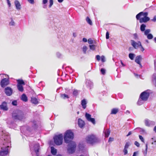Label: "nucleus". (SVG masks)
I'll return each mask as SVG.
<instances>
[{
    "label": "nucleus",
    "instance_id": "1",
    "mask_svg": "<svg viewBox=\"0 0 156 156\" xmlns=\"http://www.w3.org/2000/svg\"><path fill=\"white\" fill-rule=\"evenodd\" d=\"M4 140L2 145L0 146V156H5L9 153V149L11 145L10 136L8 134L3 135Z\"/></svg>",
    "mask_w": 156,
    "mask_h": 156
},
{
    "label": "nucleus",
    "instance_id": "2",
    "mask_svg": "<svg viewBox=\"0 0 156 156\" xmlns=\"http://www.w3.org/2000/svg\"><path fill=\"white\" fill-rule=\"evenodd\" d=\"M24 116L23 112L19 110L14 111L12 115V118L14 120H21L24 118Z\"/></svg>",
    "mask_w": 156,
    "mask_h": 156
},
{
    "label": "nucleus",
    "instance_id": "3",
    "mask_svg": "<svg viewBox=\"0 0 156 156\" xmlns=\"http://www.w3.org/2000/svg\"><path fill=\"white\" fill-rule=\"evenodd\" d=\"M74 135L73 133L70 130H67L65 133L64 135V140L65 143H69L71 142L73 139Z\"/></svg>",
    "mask_w": 156,
    "mask_h": 156
},
{
    "label": "nucleus",
    "instance_id": "4",
    "mask_svg": "<svg viewBox=\"0 0 156 156\" xmlns=\"http://www.w3.org/2000/svg\"><path fill=\"white\" fill-rule=\"evenodd\" d=\"M55 143L57 145H60L62 144L63 140V135L61 134L56 135L54 137Z\"/></svg>",
    "mask_w": 156,
    "mask_h": 156
},
{
    "label": "nucleus",
    "instance_id": "5",
    "mask_svg": "<svg viewBox=\"0 0 156 156\" xmlns=\"http://www.w3.org/2000/svg\"><path fill=\"white\" fill-rule=\"evenodd\" d=\"M69 144V147L67 149L68 152L69 154H72L75 151L76 144L74 142H72Z\"/></svg>",
    "mask_w": 156,
    "mask_h": 156
},
{
    "label": "nucleus",
    "instance_id": "6",
    "mask_svg": "<svg viewBox=\"0 0 156 156\" xmlns=\"http://www.w3.org/2000/svg\"><path fill=\"white\" fill-rule=\"evenodd\" d=\"M86 139L87 143L90 144H93L96 141V140L95 136L93 135H90L87 136Z\"/></svg>",
    "mask_w": 156,
    "mask_h": 156
},
{
    "label": "nucleus",
    "instance_id": "7",
    "mask_svg": "<svg viewBox=\"0 0 156 156\" xmlns=\"http://www.w3.org/2000/svg\"><path fill=\"white\" fill-rule=\"evenodd\" d=\"M150 95V93L145 90L142 92L140 94V98L144 101H145L147 100Z\"/></svg>",
    "mask_w": 156,
    "mask_h": 156
},
{
    "label": "nucleus",
    "instance_id": "8",
    "mask_svg": "<svg viewBox=\"0 0 156 156\" xmlns=\"http://www.w3.org/2000/svg\"><path fill=\"white\" fill-rule=\"evenodd\" d=\"M144 123L145 126L148 127H152L155 124V122L154 121L150 120L148 119H145Z\"/></svg>",
    "mask_w": 156,
    "mask_h": 156
},
{
    "label": "nucleus",
    "instance_id": "9",
    "mask_svg": "<svg viewBox=\"0 0 156 156\" xmlns=\"http://www.w3.org/2000/svg\"><path fill=\"white\" fill-rule=\"evenodd\" d=\"M29 146L30 148V150H34L37 156H38L39 150L40 147V145L38 143H36L33 147H32V145L31 144H29Z\"/></svg>",
    "mask_w": 156,
    "mask_h": 156
},
{
    "label": "nucleus",
    "instance_id": "10",
    "mask_svg": "<svg viewBox=\"0 0 156 156\" xmlns=\"http://www.w3.org/2000/svg\"><path fill=\"white\" fill-rule=\"evenodd\" d=\"M9 84V78H4L2 79L0 82L1 87L2 88L5 87Z\"/></svg>",
    "mask_w": 156,
    "mask_h": 156
},
{
    "label": "nucleus",
    "instance_id": "11",
    "mask_svg": "<svg viewBox=\"0 0 156 156\" xmlns=\"http://www.w3.org/2000/svg\"><path fill=\"white\" fill-rule=\"evenodd\" d=\"M91 116V115L89 113H88L87 112L85 113V117L87 120L94 125L95 124V119L93 118H92Z\"/></svg>",
    "mask_w": 156,
    "mask_h": 156
},
{
    "label": "nucleus",
    "instance_id": "12",
    "mask_svg": "<svg viewBox=\"0 0 156 156\" xmlns=\"http://www.w3.org/2000/svg\"><path fill=\"white\" fill-rule=\"evenodd\" d=\"M4 92L7 96H10L12 94L13 90L10 87H7L5 88Z\"/></svg>",
    "mask_w": 156,
    "mask_h": 156
},
{
    "label": "nucleus",
    "instance_id": "13",
    "mask_svg": "<svg viewBox=\"0 0 156 156\" xmlns=\"http://www.w3.org/2000/svg\"><path fill=\"white\" fill-rule=\"evenodd\" d=\"M131 42L132 45L135 49H136L139 46H141V43L140 41H138L137 43H136L134 40H131Z\"/></svg>",
    "mask_w": 156,
    "mask_h": 156
},
{
    "label": "nucleus",
    "instance_id": "14",
    "mask_svg": "<svg viewBox=\"0 0 156 156\" xmlns=\"http://www.w3.org/2000/svg\"><path fill=\"white\" fill-rule=\"evenodd\" d=\"M86 85L89 89H90L93 86L92 82L89 80L87 79L86 80Z\"/></svg>",
    "mask_w": 156,
    "mask_h": 156
},
{
    "label": "nucleus",
    "instance_id": "15",
    "mask_svg": "<svg viewBox=\"0 0 156 156\" xmlns=\"http://www.w3.org/2000/svg\"><path fill=\"white\" fill-rule=\"evenodd\" d=\"M0 108L5 111L7 110L8 108L7 106V103L5 101L2 102V104L0 105Z\"/></svg>",
    "mask_w": 156,
    "mask_h": 156
},
{
    "label": "nucleus",
    "instance_id": "16",
    "mask_svg": "<svg viewBox=\"0 0 156 156\" xmlns=\"http://www.w3.org/2000/svg\"><path fill=\"white\" fill-rule=\"evenodd\" d=\"M150 20V18L149 17H143L140 18V23H146L148 21Z\"/></svg>",
    "mask_w": 156,
    "mask_h": 156
},
{
    "label": "nucleus",
    "instance_id": "17",
    "mask_svg": "<svg viewBox=\"0 0 156 156\" xmlns=\"http://www.w3.org/2000/svg\"><path fill=\"white\" fill-rule=\"evenodd\" d=\"M78 125L80 128H82L84 126V122L81 119H78Z\"/></svg>",
    "mask_w": 156,
    "mask_h": 156
},
{
    "label": "nucleus",
    "instance_id": "18",
    "mask_svg": "<svg viewBox=\"0 0 156 156\" xmlns=\"http://www.w3.org/2000/svg\"><path fill=\"white\" fill-rule=\"evenodd\" d=\"M14 3L16 9L18 10H20L21 9V5L19 1L17 0H15Z\"/></svg>",
    "mask_w": 156,
    "mask_h": 156
},
{
    "label": "nucleus",
    "instance_id": "19",
    "mask_svg": "<svg viewBox=\"0 0 156 156\" xmlns=\"http://www.w3.org/2000/svg\"><path fill=\"white\" fill-rule=\"evenodd\" d=\"M142 60V56L140 55L137 56L135 58V62L137 64H140V61Z\"/></svg>",
    "mask_w": 156,
    "mask_h": 156
},
{
    "label": "nucleus",
    "instance_id": "20",
    "mask_svg": "<svg viewBox=\"0 0 156 156\" xmlns=\"http://www.w3.org/2000/svg\"><path fill=\"white\" fill-rule=\"evenodd\" d=\"M51 153L52 154L54 155H55L56 154L57 152V150L53 147H51Z\"/></svg>",
    "mask_w": 156,
    "mask_h": 156
},
{
    "label": "nucleus",
    "instance_id": "21",
    "mask_svg": "<svg viewBox=\"0 0 156 156\" xmlns=\"http://www.w3.org/2000/svg\"><path fill=\"white\" fill-rule=\"evenodd\" d=\"M32 103L36 104L38 103V101L37 98L35 97H32L31 99Z\"/></svg>",
    "mask_w": 156,
    "mask_h": 156
},
{
    "label": "nucleus",
    "instance_id": "22",
    "mask_svg": "<svg viewBox=\"0 0 156 156\" xmlns=\"http://www.w3.org/2000/svg\"><path fill=\"white\" fill-rule=\"evenodd\" d=\"M119 111V109L117 108H113L112 109L111 114H116Z\"/></svg>",
    "mask_w": 156,
    "mask_h": 156
},
{
    "label": "nucleus",
    "instance_id": "23",
    "mask_svg": "<svg viewBox=\"0 0 156 156\" xmlns=\"http://www.w3.org/2000/svg\"><path fill=\"white\" fill-rule=\"evenodd\" d=\"M101 60L102 62H105V57L104 55H102L101 57L98 55V61Z\"/></svg>",
    "mask_w": 156,
    "mask_h": 156
},
{
    "label": "nucleus",
    "instance_id": "24",
    "mask_svg": "<svg viewBox=\"0 0 156 156\" xmlns=\"http://www.w3.org/2000/svg\"><path fill=\"white\" fill-rule=\"evenodd\" d=\"M21 99L22 101L25 102H26L28 100L27 98L26 95L24 94H23L22 95Z\"/></svg>",
    "mask_w": 156,
    "mask_h": 156
},
{
    "label": "nucleus",
    "instance_id": "25",
    "mask_svg": "<svg viewBox=\"0 0 156 156\" xmlns=\"http://www.w3.org/2000/svg\"><path fill=\"white\" fill-rule=\"evenodd\" d=\"M81 105H82L83 108L85 109L86 107L87 102L85 99H83L81 101Z\"/></svg>",
    "mask_w": 156,
    "mask_h": 156
},
{
    "label": "nucleus",
    "instance_id": "26",
    "mask_svg": "<svg viewBox=\"0 0 156 156\" xmlns=\"http://www.w3.org/2000/svg\"><path fill=\"white\" fill-rule=\"evenodd\" d=\"M146 25L144 24H142L140 26V30L142 32H144L145 30Z\"/></svg>",
    "mask_w": 156,
    "mask_h": 156
},
{
    "label": "nucleus",
    "instance_id": "27",
    "mask_svg": "<svg viewBox=\"0 0 156 156\" xmlns=\"http://www.w3.org/2000/svg\"><path fill=\"white\" fill-rule=\"evenodd\" d=\"M60 96L62 98L64 99H68L69 98V96L65 94H60Z\"/></svg>",
    "mask_w": 156,
    "mask_h": 156
},
{
    "label": "nucleus",
    "instance_id": "28",
    "mask_svg": "<svg viewBox=\"0 0 156 156\" xmlns=\"http://www.w3.org/2000/svg\"><path fill=\"white\" fill-rule=\"evenodd\" d=\"M17 85H24L25 83L24 81L22 80H17Z\"/></svg>",
    "mask_w": 156,
    "mask_h": 156
},
{
    "label": "nucleus",
    "instance_id": "29",
    "mask_svg": "<svg viewBox=\"0 0 156 156\" xmlns=\"http://www.w3.org/2000/svg\"><path fill=\"white\" fill-rule=\"evenodd\" d=\"M17 87L18 90L20 92H22L23 91L24 89L23 85H17Z\"/></svg>",
    "mask_w": 156,
    "mask_h": 156
},
{
    "label": "nucleus",
    "instance_id": "30",
    "mask_svg": "<svg viewBox=\"0 0 156 156\" xmlns=\"http://www.w3.org/2000/svg\"><path fill=\"white\" fill-rule=\"evenodd\" d=\"M86 21L90 25H92V22L91 20L88 17H86Z\"/></svg>",
    "mask_w": 156,
    "mask_h": 156
},
{
    "label": "nucleus",
    "instance_id": "31",
    "mask_svg": "<svg viewBox=\"0 0 156 156\" xmlns=\"http://www.w3.org/2000/svg\"><path fill=\"white\" fill-rule=\"evenodd\" d=\"M148 148L147 144H146L145 145V149L144 151H143L144 154L145 156H146L147 153Z\"/></svg>",
    "mask_w": 156,
    "mask_h": 156
},
{
    "label": "nucleus",
    "instance_id": "32",
    "mask_svg": "<svg viewBox=\"0 0 156 156\" xmlns=\"http://www.w3.org/2000/svg\"><path fill=\"white\" fill-rule=\"evenodd\" d=\"M142 13H141V12H139V13L137 14L136 16V18L137 20H139V21H140V19L141 18H140V17L142 16Z\"/></svg>",
    "mask_w": 156,
    "mask_h": 156
},
{
    "label": "nucleus",
    "instance_id": "33",
    "mask_svg": "<svg viewBox=\"0 0 156 156\" xmlns=\"http://www.w3.org/2000/svg\"><path fill=\"white\" fill-rule=\"evenodd\" d=\"M31 122L33 124V126H32V128L34 129H36L37 127V122L35 121H33Z\"/></svg>",
    "mask_w": 156,
    "mask_h": 156
},
{
    "label": "nucleus",
    "instance_id": "34",
    "mask_svg": "<svg viewBox=\"0 0 156 156\" xmlns=\"http://www.w3.org/2000/svg\"><path fill=\"white\" fill-rule=\"evenodd\" d=\"M135 55L133 53H130L129 54V58L131 60H133L134 59Z\"/></svg>",
    "mask_w": 156,
    "mask_h": 156
},
{
    "label": "nucleus",
    "instance_id": "35",
    "mask_svg": "<svg viewBox=\"0 0 156 156\" xmlns=\"http://www.w3.org/2000/svg\"><path fill=\"white\" fill-rule=\"evenodd\" d=\"M88 43L91 45V44H94L95 43V41L93 40L91 38H89L88 39Z\"/></svg>",
    "mask_w": 156,
    "mask_h": 156
},
{
    "label": "nucleus",
    "instance_id": "36",
    "mask_svg": "<svg viewBox=\"0 0 156 156\" xmlns=\"http://www.w3.org/2000/svg\"><path fill=\"white\" fill-rule=\"evenodd\" d=\"M139 129L140 132H141V133H146L145 130L141 128H137L135 129Z\"/></svg>",
    "mask_w": 156,
    "mask_h": 156
},
{
    "label": "nucleus",
    "instance_id": "37",
    "mask_svg": "<svg viewBox=\"0 0 156 156\" xmlns=\"http://www.w3.org/2000/svg\"><path fill=\"white\" fill-rule=\"evenodd\" d=\"M90 49L92 51H94L95 50L96 46L94 45H90L89 46Z\"/></svg>",
    "mask_w": 156,
    "mask_h": 156
},
{
    "label": "nucleus",
    "instance_id": "38",
    "mask_svg": "<svg viewBox=\"0 0 156 156\" xmlns=\"http://www.w3.org/2000/svg\"><path fill=\"white\" fill-rule=\"evenodd\" d=\"M143 101L141 98H139L137 102V104L139 105H142L143 103Z\"/></svg>",
    "mask_w": 156,
    "mask_h": 156
},
{
    "label": "nucleus",
    "instance_id": "39",
    "mask_svg": "<svg viewBox=\"0 0 156 156\" xmlns=\"http://www.w3.org/2000/svg\"><path fill=\"white\" fill-rule=\"evenodd\" d=\"M130 145L131 144L129 142H127L125 145V146H124V148L127 149L129 147Z\"/></svg>",
    "mask_w": 156,
    "mask_h": 156
},
{
    "label": "nucleus",
    "instance_id": "40",
    "mask_svg": "<svg viewBox=\"0 0 156 156\" xmlns=\"http://www.w3.org/2000/svg\"><path fill=\"white\" fill-rule=\"evenodd\" d=\"M110 133V131L109 130H107L105 132V136L106 137H108Z\"/></svg>",
    "mask_w": 156,
    "mask_h": 156
},
{
    "label": "nucleus",
    "instance_id": "41",
    "mask_svg": "<svg viewBox=\"0 0 156 156\" xmlns=\"http://www.w3.org/2000/svg\"><path fill=\"white\" fill-rule=\"evenodd\" d=\"M147 38L148 39H151L153 37V35L151 34H149L147 35Z\"/></svg>",
    "mask_w": 156,
    "mask_h": 156
},
{
    "label": "nucleus",
    "instance_id": "42",
    "mask_svg": "<svg viewBox=\"0 0 156 156\" xmlns=\"http://www.w3.org/2000/svg\"><path fill=\"white\" fill-rule=\"evenodd\" d=\"M151 30L149 29H147L146 30H145L144 31V34L145 35H147L149 34V33L150 32Z\"/></svg>",
    "mask_w": 156,
    "mask_h": 156
},
{
    "label": "nucleus",
    "instance_id": "43",
    "mask_svg": "<svg viewBox=\"0 0 156 156\" xmlns=\"http://www.w3.org/2000/svg\"><path fill=\"white\" fill-rule=\"evenodd\" d=\"M87 49V47L86 46H84L83 47V51L84 54H86V51Z\"/></svg>",
    "mask_w": 156,
    "mask_h": 156
},
{
    "label": "nucleus",
    "instance_id": "44",
    "mask_svg": "<svg viewBox=\"0 0 156 156\" xmlns=\"http://www.w3.org/2000/svg\"><path fill=\"white\" fill-rule=\"evenodd\" d=\"M78 90H77L74 89L73 91V95L74 96H76L78 95Z\"/></svg>",
    "mask_w": 156,
    "mask_h": 156
},
{
    "label": "nucleus",
    "instance_id": "45",
    "mask_svg": "<svg viewBox=\"0 0 156 156\" xmlns=\"http://www.w3.org/2000/svg\"><path fill=\"white\" fill-rule=\"evenodd\" d=\"M133 38L135 40L139 39V37L137 34L135 33L133 34Z\"/></svg>",
    "mask_w": 156,
    "mask_h": 156
},
{
    "label": "nucleus",
    "instance_id": "46",
    "mask_svg": "<svg viewBox=\"0 0 156 156\" xmlns=\"http://www.w3.org/2000/svg\"><path fill=\"white\" fill-rule=\"evenodd\" d=\"M141 13H142V16H144V17H148L147 16L148 15V13L147 12H141Z\"/></svg>",
    "mask_w": 156,
    "mask_h": 156
},
{
    "label": "nucleus",
    "instance_id": "47",
    "mask_svg": "<svg viewBox=\"0 0 156 156\" xmlns=\"http://www.w3.org/2000/svg\"><path fill=\"white\" fill-rule=\"evenodd\" d=\"M105 70L104 68H102L100 70L101 73L103 75H105Z\"/></svg>",
    "mask_w": 156,
    "mask_h": 156
},
{
    "label": "nucleus",
    "instance_id": "48",
    "mask_svg": "<svg viewBox=\"0 0 156 156\" xmlns=\"http://www.w3.org/2000/svg\"><path fill=\"white\" fill-rule=\"evenodd\" d=\"M49 8H51L53 4V0H49Z\"/></svg>",
    "mask_w": 156,
    "mask_h": 156
},
{
    "label": "nucleus",
    "instance_id": "49",
    "mask_svg": "<svg viewBox=\"0 0 156 156\" xmlns=\"http://www.w3.org/2000/svg\"><path fill=\"white\" fill-rule=\"evenodd\" d=\"M15 23L14 21L12 20V19H11V22L9 23V24L10 26H13L15 25Z\"/></svg>",
    "mask_w": 156,
    "mask_h": 156
},
{
    "label": "nucleus",
    "instance_id": "50",
    "mask_svg": "<svg viewBox=\"0 0 156 156\" xmlns=\"http://www.w3.org/2000/svg\"><path fill=\"white\" fill-rule=\"evenodd\" d=\"M139 138L141 140V141L143 142V143H144V138H143V137L139 135Z\"/></svg>",
    "mask_w": 156,
    "mask_h": 156
},
{
    "label": "nucleus",
    "instance_id": "51",
    "mask_svg": "<svg viewBox=\"0 0 156 156\" xmlns=\"http://www.w3.org/2000/svg\"><path fill=\"white\" fill-rule=\"evenodd\" d=\"M12 104L14 106H16L17 105V101L16 100H14L12 102Z\"/></svg>",
    "mask_w": 156,
    "mask_h": 156
},
{
    "label": "nucleus",
    "instance_id": "52",
    "mask_svg": "<svg viewBox=\"0 0 156 156\" xmlns=\"http://www.w3.org/2000/svg\"><path fill=\"white\" fill-rule=\"evenodd\" d=\"M127 149L124 148L123 152H124V155L127 154L128 153Z\"/></svg>",
    "mask_w": 156,
    "mask_h": 156
},
{
    "label": "nucleus",
    "instance_id": "53",
    "mask_svg": "<svg viewBox=\"0 0 156 156\" xmlns=\"http://www.w3.org/2000/svg\"><path fill=\"white\" fill-rule=\"evenodd\" d=\"M134 144L138 147H139L140 146V144L136 141L135 142Z\"/></svg>",
    "mask_w": 156,
    "mask_h": 156
},
{
    "label": "nucleus",
    "instance_id": "54",
    "mask_svg": "<svg viewBox=\"0 0 156 156\" xmlns=\"http://www.w3.org/2000/svg\"><path fill=\"white\" fill-rule=\"evenodd\" d=\"M27 1L30 3L32 4H33L34 3V0H27Z\"/></svg>",
    "mask_w": 156,
    "mask_h": 156
},
{
    "label": "nucleus",
    "instance_id": "55",
    "mask_svg": "<svg viewBox=\"0 0 156 156\" xmlns=\"http://www.w3.org/2000/svg\"><path fill=\"white\" fill-rule=\"evenodd\" d=\"M109 34L108 31L107 32L106 34V39L109 38Z\"/></svg>",
    "mask_w": 156,
    "mask_h": 156
},
{
    "label": "nucleus",
    "instance_id": "56",
    "mask_svg": "<svg viewBox=\"0 0 156 156\" xmlns=\"http://www.w3.org/2000/svg\"><path fill=\"white\" fill-rule=\"evenodd\" d=\"M114 140V138H113L110 137L109 138L108 142H111L113 141Z\"/></svg>",
    "mask_w": 156,
    "mask_h": 156
},
{
    "label": "nucleus",
    "instance_id": "57",
    "mask_svg": "<svg viewBox=\"0 0 156 156\" xmlns=\"http://www.w3.org/2000/svg\"><path fill=\"white\" fill-rule=\"evenodd\" d=\"M151 21L153 22H156V16H154L153 19L151 20Z\"/></svg>",
    "mask_w": 156,
    "mask_h": 156
},
{
    "label": "nucleus",
    "instance_id": "58",
    "mask_svg": "<svg viewBox=\"0 0 156 156\" xmlns=\"http://www.w3.org/2000/svg\"><path fill=\"white\" fill-rule=\"evenodd\" d=\"M56 55L58 57H60L61 55V54L59 52H57L56 53Z\"/></svg>",
    "mask_w": 156,
    "mask_h": 156
},
{
    "label": "nucleus",
    "instance_id": "59",
    "mask_svg": "<svg viewBox=\"0 0 156 156\" xmlns=\"http://www.w3.org/2000/svg\"><path fill=\"white\" fill-rule=\"evenodd\" d=\"M138 154V151H135L133 153V155L132 156H136Z\"/></svg>",
    "mask_w": 156,
    "mask_h": 156
},
{
    "label": "nucleus",
    "instance_id": "60",
    "mask_svg": "<svg viewBox=\"0 0 156 156\" xmlns=\"http://www.w3.org/2000/svg\"><path fill=\"white\" fill-rule=\"evenodd\" d=\"M48 0H43V4H45L47 3Z\"/></svg>",
    "mask_w": 156,
    "mask_h": 156
},
{
    "label": "nucleus",
    "instance_id": "61",
    "mask_svg": "<svg viewBox=\"0 0 156 156\" xmlns=\"http://www.w3.org/2000/svg\"><path fill=\"white\" fill-rule=\"evenodd\" d=\"M83 41L84 42H86L87 41V40L86 38H83Z\"/></svg>",
    "mask_w": 156,
    "mask_h": 156
},
{
    "label": "nucleus",
    "instance_id": "62",
    "mask_svg": "<svg viewBox=\"0 0 156 156\" xmlns=\"http://www.w3.org/2000/svg\"><path fill=\"white\" fill-rule=\"evenodd\" d=\"M7 2L8 4L9 5V7H10L11 6V4L10 3L9 0H8V1H7Z\"/></svg>",
    "mask_w": 156,
    "mask_h": 156
},
{
    "label": "nucleus",
    "instance_id": "63",
    "mask_svg": "<svg viewBox=\"0 0 156 156\" xmlns=\"http://www.w3.org/2000/svg\"><path fill=\"white\" fill-rule=\"evenodd\" d=\"M151 144H152L156 145V140H155L154 142H152Z\"/></svg>",
    "mask_w": 156,
    "mask_h": 156
},
{
    "label": "nucleus",
    "instance_id": "64",
    "mask_svg": "<svg viewBox=\"0 0 156 156\" xmlns=\"http://www.w3.org/2000/svg\"><path fill=\"white\" fill-rule=\"evenodd\" d=\"M154 131L156 133V126H155L153 129Z\"/></svg>",
    "mask_w": 156,
    "mask_h": 156
}]
</instances>
